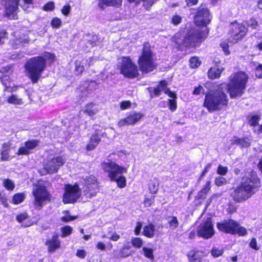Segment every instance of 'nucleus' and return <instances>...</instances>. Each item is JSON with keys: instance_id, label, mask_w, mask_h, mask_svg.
<instances>
[{"instance_id": "15", "label": "nucleus", "mask_w": 262, "mask_h": 262, "mask_svg": "<svg viewBox=\"0 0 262 262\" xmlns=\"http://www.w3.org/2000/svg\"><path fill=\"white\" fill-rule=\"evenodd\" d=\"M197 234L205 239H209L213 236L214 234V230L211 219H207L205 222L200 225L197 230Z\"/></svg>"}, {"instance_id": "22", "label": "nucleus", "mask_w": 262, "mask_h": 262, "mask_svg": "<svg viewBox=\"0 0 262 262\" xmlns=\"http://www.w3.org/2000/svg\"><path fill=\"white\" fill-rule=\"evenodd\" d=\"M48 246V251L50 252H53L60 247V242L57 235H53L52 238L46 242Z\"/></svg>"}, {"instance_id": "19", "label": "nucleus", "mask_w": 262, "mask_h": 262, "mask_svg": "<svg viewBox=\"0 0 262 262\" xmlns=\"http://www.w3.org/2000/svg\"><path fill=\"white\" fill-rule=\"evenodd\" d=\"M162 91L164 92L170 98H177L176 94L167 88V82L165 81H161L157 87L154 90V93L156 96H159Z\"/></svg>"}, {"instance_id": "4", "label": "nucleus", "mask_w": 262, "mask_h": 262, "mask_svg": "<svg viewBox=\"0 0 262 262\" xmlns=\"http://www.w3.org/2000/svg\"><path fill=\"white\" fill-rule=\"evenodd\" d=\"M248 78V75L242 71L235 73L230 76L228 84H224V87L228 88L231 98L239 97L244 94Z\"/></svg>"}, {"instance_id": "39", "label": "nucleus", "mask_w": 262, "mask_h": 262, "mask_svg": "<svg viewBox=\"0 0 262 262\" xmlns=\"http://www.w3.org/2000/svg\"><path fill=\"white\" fill-rule=\"evenodd\" d=\"M75 71L77 72V74H81L84 70V67L81 62L78 60H76L75 62Z\"/></svg>"}, {"instance_id": "16", "label": "nucleus", "mask_w": 262, "mask_h": 262, "mask_svg": "<svg viewBox=\"0 0 262 262\" xmlns=\"http://www.w3.org/2000/svg\"><path fill=\"white\" fill-rule=\"evenodd\" d=\"M19 0H3L6 15L10 19H16Z\"/></svg>"}, {"instance_id": "59", "label": "nucleus", "mask_w": 262, "mask_h": 262, "mask_svg": "<svg viewBox=\"0 0 262 262\" xmlns=\"http://www.w3.org/2000/svg\"><path fill=\"white\" fill-rule=\"evenodd\" d=\"M211 166H212V165H211V163H208L206 165V166L204 170H203L202 173L200 176V177L199 178V180H201L203 178V177L205 176V174L209 171V170L211 168Z\"/></svg>"}, {"instance_id": "29", "label": "nucleus", "mask_w": 262, "mask_h": 262, "mask_svg": "<svg viewBox=\"0 0 262 262\" xmlns=\"http://www.w3.org/2000/svg\"><path fill=\"white\" fill-rule=\"evenodd\" d=\"M8 102L9 103L15 105H21L23 104V101L21 98H19L17 95L13 94L8 99Z\"/></svg>"}, {"instance_id": "36", "label": "nucleus", "mask_w": 262, "mask_h": 262, "mask_svg": "<svg viewBox=\"0 0 262 262\" xmlns=\"http://www.w3.org/2000/svg\"><path fill=\"white\" fill-rule=\"evenodd\" d=\"M10 150L9 146L7 144H4L3 146V149L1 151L2 159L3 160H6L8 159L9 157V150Z\"/></svg>"}, {"instance_id": "61", "label": "nucleus", "mask_w": 262, "mask_h": 262, "mask_svg": "<svg viewBox=\"0 0 262 262\" xmlns=\"http://www.w3.org/2000/svg\"><path fill=\"white\" fill-rule=\"evenodd\" d=\"M71 7L69 5L64 6L61 9L62 13L64 15H68L70 12Z\"/></svg>"}, {"instance_id": "32", "label": "nucleus", "mask_w": 262, "mask_h": 262, "mask_svg": "<svg viewBox=\"0 0 262 262\" xmlns=\"http://www.w3.org/2000/svg\"><path fill=\"white\" fill-rule=\"evenodd\" d=\"M4 186L8 190H13L15 187V184L11 180L7 179H4L3 181Z\"/></svg>"}, {"instance_id": "43", "label": "nucleus", "mask_w": 262, "mask_h": 262, "mask_svg": "<svg viewBox=\"0 0 262 262\" xmlns=\"http://www.w3.org/2000/svg\"><path fill=\"white\" fill-rule=\"evenodd\" d=\"M10 44L13 48L15 49H17L20 47L24 46L21 43V41L19 42L18 41V39L16 37L15 39H12L10 41Z\"/></svg>"}, {"instance_id": "44", "label": "nucleus", "mask_w": 262, "mask_h": 262, "mask_svg": "<svg viewBox=\"0 0 262 262\" xmlns=\"http://www.w3.org/2000/svg\"><path fill=\"white\" fill-rule=\"evenodd\" d=\"M246 24L248 27H250L252 29H256L258 26L257 21L254 18H251L249 20H247L246 22Z\"/></svg>"}, {"instance_id": "8", "label": "nucleus", "mask_w": 262, "mask_h": 262, "mask_svg": "<svg viewBox=\"0 0 262 262\" xmlns=\"http://www.w3.org/2000/svg\"><path fill=\"white\" fill-rule=\"evenodd\" d=\"M121 73L129 78L136 77L139 73L137 66L128 57H123L119 62Z\"/></svg>"}, {"instance_id": "53", "label": "nucleus", "mask_w": 262, "mask_h": 262, "mask_svg": "<svg viewBox=\"0 0 262 262\" xmlns=\"http://www.w3.org/2000/svg\"><path fill=\"white\" fill-rule=\"evenodd\" d=\"M29 153V150L28 149L27 146L21 147L19 148L18 152H17V155H28Z\"/></svg>"}, {"instance_id": "52", "label": "nucleus", "mask_w": 262, "mask_h": 262, "mask_svg": "<svg viewBox=\"0 0 262 262\" xmlns=\"http://www.w3.org/2000/svg\"><path fill=\"white\" fill-rule=\"evenodd\" d=\"M28 218V215L26 213H23L19 214V215H17L16 216V220L19 223H21L25 220L27 219Z\"/></svg>"}, {"instance_id": "48", "label": "nucleus", "mask_w": 262, "mask_h": 262, "mask_svg": "<svg viewBox=\"0 0 262 262\" xmlns=\"http://www.w3.org/2000/svg\"><path fill=\"white\" fill-rule=\"evenodd\" d=\"M130 253L128 252L127 251L125 250L124 249L122 248L118 255L117 256V258L121 257V258H125L127 256H128L130 255Z\"/></svg>"}, {"instance_id": "12", "label": "nucleus", "mask_w": 262, "mask_h": 262, "mask_svg": "<svg viewBox=\"0 0 262 262\" xmlns=\"http://www.w3.org/2000/svg\"><path fill=\"white\" fill-rule=\"evenodd\" d=\"M34 197V205L35 207L40 210L45 201L50 200V194L44 186H37L33 191Z\"/></svg>"}, {"instance_id": "57", "label": "nucleus", "mask_w": 262, "mask_h": 262, "mask_svg": "<svg viewBox=\"0 0 262 262\" xmlns=\"http://www.w3.org/2000/svg\"><path fill=\"white\" fill-rule=\"evenodd\" d=\"M54 9V5L53 2L47 3L43 6V10L46 11H52Z\"/></svg>"}, {"instance_id": "23", "label": "nucleus", "mask_w": 262, "mask_h": 262, "mask_svg": "<svg viewBox=\"0 0 262 262\" xmlns=\"http://www.w3.org/2000/svg\"><path fill=\"white\" fill-rule=\"evenodd\" d=\"M231 144H236L239 145L241 147H248L250 146V144L247 138H238L236 137H234L231 140Z\"/></svg>"}, {"instance_id": "28", "label": "nucleus", "mask_w": 262, "mask_h": 262, "mask_svg": "<svg viewBox=\"0 0 262 262\" xmlns=\"http://www.w3.org/2000/svg\"><path fill=\"white\" fill-rule=\"evenodd\" d=\"M169 228L171 229H176L179 225V222L176 216H169L166 217Z\"/></svg>"}, {"instance_id": "63", "label": "nucleus", "mask_w": 262, "mask_h": 262, "mask_svg": "<svg viewBox=\"0 0 262 262\" xmlns=\"http://www.w3.org/2000/svg\"><path fill=\"white\" fill-rule=\"evenodd\" d=\"M250 246L251 248L255 249V250H258V247L257 246V242L255 238H253L251 239L250 243Z\"/></svg>"}, {"instance_id": "20", "label": "nucleus", "mask_w": 262, "mask_h": 262, "mask_svg": "<svg viewBox=\"0 0 262 262\" xmlns=\"http://www.w3.org/2000/svg\"><path fill=\"white\" fill-rule=\"evenodd\" d=\"M103 133L100 130H96L95 133L91 137L90 141L86 146L87 150L94 149L101 141Z\"/></svg>"}, {"instance_id": "64", "label": "nucleus", "mask_w": 262, "mask_h": 262, "mask_svg": "<svg viewBox=\"0 0 262 262\" xmlns=\"http://www.w3.org/2000/svg\"><path fill=\"white\" fill-rule=\"evenodd\" d=\"M204 90L202 86H199L198 88H196L193 92V94L194 95H199L202 93H204Z\"/></svg>"}, {"instance_id": "5", "label": "nucleus", "mask_w": 262, "mask_h": 262, "mask_svg": "<svg viewBox=\"0 0 262 262\" xmlns=\"http://www.w3.org/2000/svg\"><path fill=\"white\" fill-rule=\"evenodd\" d=\"M46 67V62L42 56L31 58L26 62L25 65L28 76L33 83L37 82Z\"/></svg>"}, {"instance_id": "1", "label": "nucleus", "mask_w": 262, "mask_h": 262, "mask_svg": "<svg viewBox=\"0 0 262 262\" xmlns=\"http://www.w3.org/2000/svg\"><path fill=\"white\" fill-rule=\"evenodd\" d=\"M211 20L209 11L207 8L200 7L194 16V20L197 27L187 30L182 38L180 35L173 37L176 48L183 51L186 48H194L203 42L207 37L208 31L207 29H202L199 27L206 26Z\"/></svg>"}, {"instance_id": "51", "label": "nucleus", "mask_w": 262, "mask_h": 262, "mask_svg": "<svg viewBox=\"0 0 262 262\" xmlns=\"http://www.w3.org/2000/svg\"><path fill=\"white\" fill-rule=\"evenodd\" d=\"M255 75L258 78H262V64H258L255 69Z\"/></svg>"}, {"instance_id": "62", "label": "nucleus", "mask_w": 262, "mask_h": 262, "mask_svg": "<svg viewBox=\"0 0 262 262\" xmlns=\"http://www.w3.org/2000/svg\"><path fill=\"white\" fill-rule=\"evenodd\" d=\"M76 256L81 258H84L86 256V252L84 250H77Z\"/></svg>"}, {"instance_id": "54", "label": "nucleus", "mask_w": 262, "mask_h": 262, "mask_svg": "<svg viewBox=\"0 0 262 262\" xmlns=\"http://www.w3.org/2000/svg\"><path fill=\"white\" fill-rule=\"evenodd\" d=\"M144 3L143 6L147 10H149L150 7L155 3V0L143 1Z\"/></svg>"}, {"instance_id": "18", "label": "nucleus", "mask_w": 262, "mask_h": 262, "mask_svg": "<svg viewBox=\"0 0 262 262\" xmlns=\"http://www.w3.org/2000/svg\"><path fill=\"white\" fill-rule=\"evenodd\" d=\"M189 262H209L208 259H205L203 252L198 250H192L187 253Z\"/></svg>"}, {"instance_id": "55", "label": "nucleus", "mask_w": 262, "mask_h": 262, "mask_svg": "<svg viewBox=\"0 0 262 262\" xmlns=\"http://www.w3.org/2000/svg\"><path fill=\"white\" fill-rule=\"evenodd\" d=\"M42 57L45 59L46 62V59H49L51 62L54 61L55 58L54 54L50 53H45L43 56Z\"/></svg>"}, {"instance_id": "46", "label": "nucleus", "mask_w": 262, "mask_h": 262, "mask_svg": "<svg viewBox=\"0 0 262 262\" xmlns=\"http://www.w3.org/2000/svg\"><path fill=\"white\" fill-rule=\"evenodd\" d=\"M173 99H169V108L172 112H174L177 109V102L176 101V98H172Z\"/></svg>"}, {"instance_id": "37", "label": "nucleus", "mask_w": 262, "mask_h": 262, "mask_svg": "<svg viewBox=\"0 0 262 262\" xmlns=\"http://www.w3.org/2000/svg\"><path fill=\"white\" fill-rule=\"evenodd\" d=\"M16 37L18 38L19 42L21 41V43L23 46H25L26 44H28L30 42V38L26 34H22L18 35Z\"/></svg>"}, {"instance_id": "35", "label": "nucleus", "mask_w": 262, "mask_h": 262, "mask_svg": "<svg viewBox=\"0 0 262 262\" xmlns=\"http://www.w3.org/2000/svg\"><path fill=\"white\" fill-rule=\"evenodd\" d=\"M73 231V229L71 226H66L61 228V236L65 237L70 235Z\"/></svg>"}, {"instance_id": "3", "label": "nucleus", "mask_w": 262, "mask_h": 262, "mask_svg": "<svg viewBox=\"0 0 262 262\" xmlns=\"http://www.w3.org/2000/svg\"><path fill=\"white\" fill-rule=\"evenodd\" d=\"M224 84H222L218 89L214 91L206 94L204 106L210 112L220 110L226 106L228 104V97L223 89Z\"/></svg>"}, {"instance_id": "45", "label": "nucleus", "mask_w": 262, "mask_h": 262, "mask_svg": "<svg viewBox=\"0 0 262 262\" xmlns=\"http://www.w3.org/2000/svg\"><path fill=\"white\" fill-rule=\"evenodd\" d=\"M227 183V181L226 179L222 177H218L215 178V184L218 186H221L224 185H225Z\"/></svg>"}, {"instance_id": "34", "label": "nucleus", "mask_w": 262, "mask_h": 262, "mask_svg": "<svg viewBox=\"0 0 262 262\" xmlns=\"http://www.w3.org/2000/svg\"><path fill=\"white\" fill-rule=\"evenodd\" d=\"M131 244L133 247L140 248L143 244V241L140 237H133L131 239Z\"/></svg>"}, {"instance_id": "7", "label": "nucleus", "mask_w": 262, "mask_h": 262, "mask_svg": "<svg viewBox=\"0 0 262 262\" xmlns=\"http://www.w3.org/2000/svg\"><path fill=\"white\" fill-rule=\"evenodd\" d=\"M217 229L224 233L244 236L247 231L245 227H242L236 221L232 219L224 220L217 223Z\"/></svg>"}, {"instance_id": "24", "label": "nucleus", "mask_w": 262, "mask_h": 262, "mask_svg": "<svg viewBox=\"0 0 262 262\" xmlns=\"http://www.w3.org/2000/svg\"><path fill=\"white\" fill-rule=\"evenodd\" d=\"M211 188V183L210 181H207L203 186V188L199 192L197 195L198 199H204L206 198L208 192Z\"/></svg>"}, {"instance_id": "10", "label": "nucleus", "mask_w": 262, "mask_h": 262, "mask_svg": "<svg viewBox=\"0 0 262 262\" xmlns=\"http://www.w3.org/2000/svg\"><path fill=\"white\" fill-rule=\"evenodd\" d=\"M80 196V189L77 184H66L64 186V193L63 202L65 204L75 202Z\"/></svg>"}, {"instance_id": "33", "label": "nucleus", "mask_w": 262, "mask_h": 262, "mask_svg": "<svg viewBox=\"0 0 262 262\" xmlns=\"http://www.w3.org/2000/svg\"><path fill=\"white\" fill-rule=\"evenodd\" d=\"M25 198V194L23 193H16L13 197L12 202L14 204H18L24 200Z\"/></svg>"}, {"instance_id": "58", "label": "nucleus", "mask_w": 262, "mask_h": 262, "mask_svg": "<svg viewBox=\"0 0 262 262\" xmlns=\"http://www.w3.org/2000/svg\"><path fill=\"white\" fill-rule=\"evenodd\" d=\"M142 227V224L141 222H137L136 226L135 229V234L136 235H139L140 233V231Z\"/></svg>"}, {"instance_id": "17", "label": "nucleus", "mask_w": 262, "mask_h": 262, "mask_svg": "<svg viewBox=\"0 0 262 262\" xmlns=\"http://www.w3.org/2000/svg\"><path fill=\"white\" fill-rule=\"evenodd\" d=\"M143 116V115L140 113L134 112L131 113L126 118L120 119L117 125L121 127L125 125H133L138 122Z\"/></svg>"}, {"instance_id": "50", "label": "nucleus", "mask_w": 262, "mask_h": 262, "mask_svg": "<svg viewBox=\"0 0 262 262\" xmlns=\"http://www.w3.org/2000/svg\"><path fill=\"white\" fill-rule=\"evenodd\" d=\"M228 171V168L226 166L219 165L217 170V173L221 175H225Z\"/></svg>"}, {"instance_id": "56", "label": "nucleus", "mask_w": 262, "mask_h": 262, "mask_svg": "<svg viewBox=\"0 0 262 262\" xmlns=\"http://www.w3.org/2000/svg\"><path fill=\"white\" fill-rule=\"evenodd\" d=\"M149 188L151 193H156L158 190V186L155 183H151L149 184Z\"/></svg>"}, {"instance_id": "27", "label": "nucleus", "mask_w": 262, "mask_h": 262, "mask_svg": "<svg viewBox=\"0 0 262 262\" xmlns=\"http://www.w3.org/2000/svg\"><path fill=\"white\" fill-rule=\"evenodd\" d=\"M99 110L98 105L93 103L88 104L85 106L84 112L90 116H92L97 113Z\"/></svg>"}, {"instance_id": "60", "label": "nucleus", "mask_w": 262, "mask_h": 262, "mask_svg": "<svg viewBox=\"0 0 262 262\" xmlns=\"http://www.w3.org/2000/svg\"><path fill=\"white\" fill-rule=\"evenodd\" d=\"M76 218H77L76 216H71L70 215H66L64 216H62L61 217V220L63 222H69L70 221L74 220H75Z\"/></svg>"}, {"instance_id": "38", "label": "nucleus", "mask_w": 262, "mask_h": 262, "mask_svg": "<svg viewBox=\"0 0 262 262\" xmlns=\"http://www.w3.org/2000/svg\"><path fill=\"white\" fill-rule=\"evenodd\" d=\"M142 250L143 252V254L146 257L151 259H154V256L153 254V250L152 249L143 247L142 248Z\"/></svg>"}, {"instance_id": "30", "label": "nucleus", "mask_w": 262, "mask_h": 262, "mask_svg": "<svg viewBox=\"0 0 262 262\" xmlns=\"http://www.w3.org/2000/svg\"><path fill=\"white\" fill-rule=\"evenodd\" d=\"M224 252V250L223 248L216 247H213L210 250L211 255L214 258L222 256Z\"/></svg>"}, {"instance_id": "41", "label": "nucleus", "mask_w": 262, "mask_h": 262, "mask_svg": "<svg viewBox=\"0 0 262 262\" xmlns=\"http://www.w3.org/2000/svg\"><path fill=\"white\" fill-rule=\"evenodd\" d=\"M260 120V117L258 115H254L252 116L249 120V124L253 126L258 125V122Z\"/></svg>"}, {"instance_id": "42", "label": "nucleus", "mask_w": 262, "mask_h": 262, "mask_svg": "<svg viewBox=\"0 0 262 262\" xmlns=\"http://www.w3.org/2000/svg\"><path fill=\"white\" fill-rule=\"evenodd\" d=\"M51 25L54 28H59L61 26V20L57 17H54L52 19Z\"/></svg>"}, {"instance_id": "14", "label": "nucleus", "mask_w": 262, "mask_h": 262, "mask_svg": "<svg viewBox=\"0 0 262 262\" xmlns=\"http://www.w3.org/2000/svg\"><path fill=\"white\" fill-rule=\"evenodd\" d=\"M231 37L235 42L242 39L247 32V28L243 24L237 21L232 23L230 25Z\"/></svg>"}, {"instance_id": "26", "label": "nucleus", "mask_w": 262, "mask_h": 262, "mask_svg": "<svg viewBox=\"0 0 262 262\" xmlns=\"http://www.w3.org/2000/svg\"><path fill=\"white\" fill-rule=\"evenodd\" d=\"M155 230V226L152 224H149L144 227L143 234L148 238H152L154 236Z\"/></svg>"}, {"instance_id": "25", "label": "nucleus", "mask_w": 262, "mask_h": 262, "mask_svg": "<svg viewBox=\"0 0 262 262\" xmlns=\"http://www.w3.org/2000/svg\"><path fill=\"white\" fill-rule=\"evenodd\" d=\"M223 70V68L214 67L210 68L208 72L209 78L212 79L219 78Z\"/></svg>"}, {"instance_id": "2", "label": "nucleus", "mask_w": 262, "mask_h": 262, "mask_svg": "<svg viewBox=\"0 0 262 262\" xmlns=\"http://www.w3.org/2000/svg\"><path fill=\"white\" fill-rule=\"evenodd\" d=\"M260 186V180L253 170H247L245 172L239 185L231 192V195L235 202L241 203L250 198Z\"/></svg>"}, {"instance_id": "21", "label": "nucleus", "mask_w": 262, "mask_h": 262, "mask_svg": "<svg viewBox=\"0 0 262 262\" xmlns=\"http://www.w3.org/2000/svg\"><path fill=\"white\" fill-rule=\"evenodd\" d=\"M122 0H98V6L101 9L108 6L119 7L121 6Z\"/></svg>"}, {"instance_id": "11", "label": "nucleus", "mask_w": 262, "mask_h": 262, "mask_svg": "<svg viewBox=\"0 0 262 262\" xmlns=\"http://www.w3.org/2000/svg\"><path fill=\"white\" fill-rule=\"evenodd\" d=\"M66 159L61 156H57L50 159L44 165L40 171L42 174H53L58 171L59 167L66 162Z\"/></svg>"}, {"instance_id": "13", "label": "nucleus", "mask_w": 262, "mask_h": 262, "mask_svg": "<svg viewBox=\"0 0 262 262\" xmlns=\"http://www.w3.org/2000/svg\"><path fill=\"white\" fill-rule=\"evenodd\" d=\"M84 194L89 198L95 196L99 190L96 178L94 176H88L84 180Z\"/></svg>"}, {"instance_id": "31", "label": "nucleus", "mask_w": 262, "mask_h": 262, "mask_svg": "<svg viewBox=\"0 0 262 262\" xmlns=\"http://www.w3.org/2000/svg\"><path fill=\"white\" fill-rule=\"evenodd\" d=\"M117 182V185L120 188H124L126 186V178L121 174L116 177V179L112 180Z\"/></svg>"}, {"instance_id": "6", "label": "nucleus", "mask_w": 262, "mask_h": 262, "mask_svg": "<svg viewBox=\"0 0 262 262\" xmlns=\"http://www.w3.org/2000/svg\"><path fill=\"white\" fill-rule=\"evenodd\" d=\"M138 63L139 70L143 73L151 72L156 68L154 54L149 43H144L142 54L138 59Z\"/></svg>"}, {"instance_id": "47", "label": "nucleus", "mask_w": 262, "mask_h": 262, "mask_svg": "<svg viewBox=\"0 0 262 262\" xmlns=\"http://www.w3.org/2000/svg\"><path fill=\"white\" fill-rule=\"evenodd\" d=\"M182 21V17L178 15H174L171 19V22L174 25H178Z\"/></svg>"}, {"instance_id": "49", "label": "nucleus", "mask_w": 262, "mask_h": 262, "mask_svg": "<svg viewBox=\"0 0 262 262\" xmlns=\"http://www.w3.org/2000/svg\"><path fill=\"white\" fill-rule=\"evenodd\" d=\"M38 142L36 140L29 141L25 143V145L27 146L28 149H32L37 145Z\"/></svg>"}, {"instance_id": "9", "label": "nucleus", "mask_w": 262, "mask_h": 262, "mask_svg": "<svg viewBox=\"0 0 262 262\" xmlns=\"http://www.w3.org/2000/svg\"><path fill=\"white\" fill-rule=\"evenodd\" d=\"M102 167L104 171L108 173V176L111 180L116 179V177L127 172L126 168L120 166L117 164L110 160L102 163Z\"/></svg>"}, {"instance_id": "40", "label": "nucleus", "mask_w": 262, "mask_h": 262, "mask_svg": "<svg viewBox=\"0 0 262 262\" xmlns=\"http://www.w3.org/2000/svg\"><path fill=\"white\" fill-rule=\"evenodd\" d=\"M189 61H190V66L192 68H196L198 67L201 64V62H200L199 59L196 57H191Z\"/></svg>"}]
</instances>
